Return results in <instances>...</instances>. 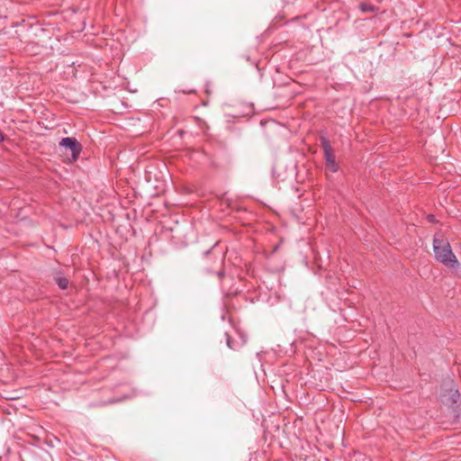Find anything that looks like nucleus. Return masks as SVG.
Listing matches in <instances>:
<instances>
[{
	"instance_id": "1",
	"label": "nucleus",
	"mask_w": 461,
	"mask_h": 461,
	"mask_svg": "<svg viewBox=\"0 0 461 461\" xmlns=\"http://www.w3.org/2000/svg\"><path fill=\"white\" fill-rule=\"evenodd\" d=\"M433 250L436 259L448 267H456L458 265L456 257L453 253L448 242L434 237Z\"/></svg>"
},
{
	"instance_id": "2",
	"label": "nucleus",
	"mask_w": 461,
	"mask_h": 461,
	"mask_svg": "<svg viewBox=\"0 0 461 461\" xmlns=\"http://www.w3.org/2000/svg\"><path fill=\"white\" fill-rule=\"evenodd\" d=\"M320 141L323 149V155L327 168L332 173L338 172L339 166L335 160V156L333 154L330 140L326 137L321 136L320 138Z\"/></svg>"
},
{
	"instance_id": "3",
	"label": "nucleus",
	"mask_w": 461,
	"mask_h": 461,
	"mask_svg": "<svg viewBox=\"0 0 461 461\" xmlns=\"http://www.w3.org/2000/svg\"><path fill=\"white\" fill-rule=\"evenodd\" d=\"M59 146L68 148L71 151L72 158L76 160L82 151V146L77 139L71 137H66L61 139Z\"/></svg>"
},
{
	"instance_id": "4",
	"label": "nucleus",
	"mask_w": 461,
	"mask_h": 461,
	"mask_svg": "<svg viewBox=\"0 0 461 461\" xmlns=\"http://www.w3.org/2000/svg\"><path fill=\"white\" fill-rule=\"evenodd\" d=\"M156 171H157V168L154 166H150V167H149L146 169V171H145V177H146V180L149 183L152 184V177L153 176H154L155 179H157Z\"/></svg>"
},
{
	"instance_id": "5",
	"label": "nucleus",
	"mask_w": 461,
	"mask_h": 461,
	"mask_svg": "<svg viewBox=\"0 0 461 461\" xmlns=\"http://www.w3.org/2000/svg\"><path fill=\"white\" fill-rule=\"evenodd\" d=\"M359 9L363 13H372L375 10V7L368 3H360L358 5Z\"/></svg>"
},
{
	"instance_id": "6",
	"label": "nucleus",
	"mask_w": 461,
	"mask_h": 461,
	"mask_svg": "<svg viewBox=\"0 0 461 461\" xmlns=\"http://www.w3.org/2000/svg\"><path fill=\"white\" fill-rule=\"evenodd\" d=\"M56 283L59 285V287L62 290H65L68 288V280L66 277H57Z\"/></svg>"
},
{
	"instance_id": "7",
	"label": "nucleus",
	"mask_w": 461,
	"mask_h": 461,
	"mask_svg": "<svg viewBox=\"0 0 461 461\" xmlns=\"http://www.w3.org/2000/svg\"><path fill=\"white\" fill-rule=\"evenodd\" d=\"M452 402L454 403H457L459 401H461V395L457 390H456L452 395H451Z\"/></svg>"
},
{
	"instance_id": "8",
	"label": "nucleus",
	"mask_w": 461,
	"mask_h": 461,
	"mask_svg": "<svg viewBox=\"0 0 461 461\" xmlns=\"http://www.w3.org/2000/svg\"><path fill=\"white\" fill-rule=\"evenodd\" d=\"M225 337H226V343H227V346L231 348V349H235L236 347L233 343V340L231 339V338L230 337V335L228 333H225Z\"/></svg>"
},
{
	"instance_id": "9",
	"label": "nucleus",
	"mask_w": 461,
	"mask_h": 461,
	"mask_svg": "<svg viewBox=\"0 0 461 461\" xmlns=\"http://www.w3.org/2000/svg\"><path fill=\"white\" fill-rule=\"evenodd\" d=\"M428 219H429V221L430 222H435V221H436V220H435V216H434L433 214H429V215L428 216Z\"/></svg>"
},
{
	"instance_id": "10",
	"label": "nucleus",
	"mask_w": 461,
	"mask_h": 461,
	"mask_svg": "<svg viewBox=\"0 0 461 461\" xmlns=\"http://www.w3.org/2000/svg\"><path fill=\"white\" fill-rule=\"evenodd\" d=\"M5 140L4 133L0 131V141H3Z\"/></svg>"
},
{
	"instance_id": "11",
	"label": "nucleus",
	"mask_w": 461,
	"mask_h": 461,
	"mask_svg": "<svg viewBox=\"0 0 461 461\" xmlns=\"http://www.w3.org/2000/svg\"><path fill=\"white\" fill-rule=\"evenodd\" d=\"M118 402L117 400H113H113H109V401H108V403H115V402Z\"/></svg>"
},
{
	"instance_id": "12",
	"label": "nucleus",
	"mask_w": 461,
	"mask_h": 461,
	"mask_svg": "<svg viewBox=\"0 0 461 461\" xmlns=\"http://www.w3.org/2000/svg\"><path fill=\"white\" fill-rule=\"evenodd\" d=\"M218 275H219V276H223V273L222 272H218Z\"/></svg>"
}]
</instances>
